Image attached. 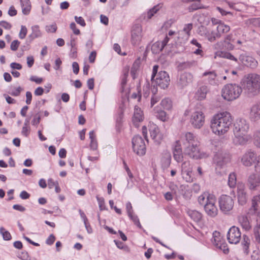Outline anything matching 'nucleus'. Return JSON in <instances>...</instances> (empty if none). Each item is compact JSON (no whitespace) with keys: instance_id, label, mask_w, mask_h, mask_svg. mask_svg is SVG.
Wrapping results in <instances>:
<instances>
[{"instance_id":"7ed1b4c3","label":"nucleus","mask_w":260,"mask_h":260,"mask_svg":"<svg viewBox=\"0 0 260 260\" xmlns=\"http://www.w3.org/2000/svg\"><path fill=\"white\" fill-rule=\"evenodd\" d=\"M249 129V122L245 119H237L234 124L233 133L235 135L234 142L236 145H244L247 139L245 137Z\"/></svg>"},{"instance_id":"423d86ee","label":"nucleus","mask_w":260,"mask_h":260,"mask_svg":"<svg viewBox=\"0 0 260 260\" xmlns=\"http://www.w3.org/2000/svg\"><path fill=\"white\" fill-rule=\"evenodd\" d=\"M215 203V196L214 194H208L204 205V209L207 214L211 217H215L218 214V209Z\"/></svg>"},{"instance_id":"f03ea898","label":"nucleus","mask_w":260,"mask_h":260,"mask_svg":"<svg viewBox=\"0 0 260 260\" xmlns=\"http://www.w3.org/2000/svg\"><path fill=\"white\" fill-rule=\"evenodd\" d=\"M233 123V119L228 112H223L215 115L211 120L212 132L217 135H223L226 133Z\"/></svg>"},{"instance_id":"79ce46f5","label":"nucleus","mask_w":260,"mask_h":260,"mask_svg":"<svg viewBox=\"0 0 260 260\" xmlns=\"http://www.w3.org/2000/svg\"><path fill=\"white\" fill-rule=\"evenodd\" d=\"M229 186L231 188H234L236 184V176L235 173H231L229 176Z\"/></svg>"},{"instance_id":"9d476101","label":"nucleus","mask_w":260,"mask_h":260,"mask_svg":"<svg viewBox=\"0 0 260 260\" xmlns=\"http://www.w3.org/2000/svg\"><path fill=\"white\" fill-rule=\"evenodd\" d=\"M226 236L229 242L233 244L239 243L242 237L240 229L234 225L230 228Z\"/></svg>"},{"instance_id":"39448f33","label":"nucleus","mask_w":260,"mask_h":260,"mask_svg":"<svg viewBox=\"0 0 260 260\" xmlns=\"http://www.w3.org/2000/svg\"><path fill=\"white\" fill-rule=\"evenodd\" d=\"M242 92L241 87L237 84H228L222 89V96L224 100L232 101L238 98Z\"/></svg>"},{"instance_id":"72a5a7b5","label":"nucleus","mask_w":260,"mask_h":260,"mask_svg":"<svg viewBox=\"0 0 260 260\" xmlns=\"http://www.w3.org/2000/svg\"><path fill=\"white\" fill-rule=\"evenodd\" d=\"M89 138L90 139V147L93 150H95L98 148V142L95 139V135L93 131L89 132Z\"/></svg>"},{"instance_id":"f3484780","label":"nucleus","mask_w":260,"mask_h":260,"mask_svg":"<svg viewBox=\"0 0 260 260\" xmlns=\"http://www.w3.org/2000/svg\"><path fill=\"white\" fill-rule=\"evenodd\" d=\"M249 118L252 122H257L260 120V102H256L251 106Z\"/></svg>"},{"instance_id":"8fccbe9b","label":"nucleus","mask_w":260,"mask_h":260,"mask_svg":"<svg viewBox=\"0 0 260 260\" xmlns=\"http://www.w3.org/2000/svg\"><path fill=\"white\" fill-rule=\"evenodd\" d=\"M197 2V3L192 4L189 7L188 9L190 12H192L198 9H202L204 8L202 6L200 3V1Z\"/></svg>"},{"instance_id":"de8ad7c7","label":"nucleus","mask_w":260,"mask_h":260,"mask_svg":"<svg viewBox=\"0 0 260 260\" xmlns=\"http://www.w3.org/2000/svg\"><path fill=\"white\" fill-rule=\"evenodd\" d=\"M253 143L255 146L260 148V131H256L253 135Z\"/></svg>"},{"instance_id":"1a4fd4ad","label":"nucleus","mask_w":260,"mask_h":260,"mask_svg":"<svg viewBox=\"0 0 260 260\" xmlns=\"http://www.w3.org/2000/svg\"><path fill=\"white\" fill-rule=\"evenodd\" d=\"M218 203L221 211L224 213L231 210L234 204L232 197L226 195H222L219 198Z\"/></svg>"},{"instance_id":"f8f14e48","label":"nucleus","mask_w":260,"mask_h":260,"mask_svg":"<svg viewBox=\"0 0 260 260\" xmlns=\"http://www.w3.org/2000/svg\"><path fill=\"white\" fill-rule=\"evenodd\" d=\"M193 76L192 74L189 72H183L181 73L178 77L177 85L181 88H183L193 81Z\"/></svg>"},{"instance_id":"7c9ffc66","label":"nucleus","mask_w":260,"mask_h":260,"mask_svg":"<svg viewBox=\"0 0 260 260\" xmlns=\"http://www.w3.org/2000/svg\"><path fill=\"white\" fill-rule=\"evenodd\" d=\"M20 4L22 8V11L24 15H28L31 10V4L29 0H21Z\"/></svg>"},{"instance_id":"9b49d317","label":"nucleus","mask_w":260,"mask_h":260,"mask_svg":"<svg viewBox=\"0 0 260 260\" xmlns=\"http://www.w3.org/2000/svg\"><path fill=\"white\" fill-rule=\"evenodd\" d=\"M205 122V117L202 111L196 110L191 116L190 122L195 128H200Z\"/></svg>"},{"instance_id":"a211bd4d","label":"nucleus","mask_w":260,"mask_h":260,"mask_svg":"<svg viewBox=\"0 0 260 260\" xmlns=\"http://www.w3.org/2000/svg\"><path fill=\"white\" fill-rule=\"evenodd\" d=\"M170 40L169 37L166 36L162 41H157L151 47V51L153 54H157L161 52L164 48L170 44L168 43Z\"/></svg>"},{"instance_id":"c03bdc74","label":"nucleus","mask_w":260,"mask_h":260,"mask_svg":"<svg viewBox=\"0 0 260 260\" xmlns=\"http://www.w3.org/2000/svg\"><path fill=\"white\" fill-rule=\"evenodd\" d=\"M158 11V9L157 6H154L152 9H150L147 13L144 14V18L145 19L147 17V19L149 20L152 18V17Z\"/></svg>"},{"instance_id":"6e6552de","label":"nucleus","mask_w":260,"mask_h":260,"mask_svg":"<svg viewBox=\"0 0 260 260\" xmlns=\"http://www.w3.org/2000/svg\"><path fill=\"white\" fill-rule=\"evenodd\" d=\"M153 81V83H155L156 86L162 89H166L170 84V79L169 74L166 71H161L158 72Z\"/></svg>"},{"instance_id":"864d4df0","label":"nucleus","mask_w":260,"mask_h":260,"mask_svg":"<svg viewBox=\"0 0 260 260\" xmlns=\"http://www.w3.org/2000/svg\"><path fill=\"white\" fill-rule=\"evenodd\" d=\"M192 28V24L188 23L185 24L183 27V31L185 32L186 37L188 38L190 35V31Z\"/></svg>"},{"instance_id":"49530a36","label":"nucleus","mask_w":260,"mask_h":260,"mask_svg":"<svg viewBox=\"0 0 260 260\" xmlns=\"http://www.w3.org/2000/svg\"><path fill=\"white\" fill-rule=\"evenodd\" d=\"M128 216L136 226H137L140 229H142V226L140 222L139 219L137 215H135L133 213L130 215H128Z\"/></svg>"},{"instance_id":"58836bf2","label":"nucleus","mask_w":260,"mask_h":260,"mask_svg":"<svg viewBox=\"0 0 260 260\" xmlns=\"http://www.w3.org/2000/svg\"><path fill=\"white\" fill-rule=\"evenodd\" d=\"M230 30V27L229 25L224 24L223 23H220L217 26V31H218L221 35L222 34L227 33Z\"/></svg>"},{"instance_id":"052dcab7","label":"nucleus","mask_w":260,"mask_h":260,"mask_svg":"<svg viewBox=\"0 0 260 260\" xmlns=\"http://www.w3.org/2000/svg\"><path fill=\"white\" fill-rule=\"evenodd\" d=\"M260 21V18H253L249 19L247 20V23L252 24L254 26L257 25Z\"/></svg>"},{"instance_id":"c9c22d12","label":"nucleus","mask_w":260,"mask_h":260,"mask_svg":"<svg viewBox=\"0 0 260 260\" xmlns=\"http://www.w3.org/2000/svg\"><path fill=\"white\" fill-rule=\"evenodd\" d=\"M32 33L28 36L30 41L33 40L35 38L40 37L41 36V32L38 25H35L31 27Z\"/></svg>"},{"instance_id":"13d9d810","label":"nucleus","mask_w":260,"mask_h":260,"mask_svg":"<svg viewBox=\"0 0 260 260\" xmlns=\"http://www.w3.org/2000/svg\"><path fill=\"white\" fill-rule=\"evenodd\" d=\"M27 34V28L25 26L21 25V30L19 34V37L21 39H24Z\"/></svg>"},{"instance_id":"2eb2a0df","label":"nucleus","mask_w":260,"mask_h":260,"mask_svg":"<svg viewBox=\"0 0 260 260\" xmlns=\"http://www.w3.org/2000/svg\"><path fill=\"white\" fill-rule=\"evenodd\" d=\"M142 27L139 24H135L132 28L131 34V41L134 45H138L141 41Z\"/></svg>"},{"instance_id":"a19ab883","label":"nucleus","mask_w":260,"mask_h":260,"mask_svg":"<svg viewBox=\"0 0 260 260\" xmlns=\"http://www.w3.org/2000/svg\"><path fill=\"white\" fill-rule=\"evenodd\" d=\"M182 172L186 174L187 175L189 176L190 173H191V169L190 167L189 161H185L181 165Z\"/></svg>"},{"instance_id":"e433bc0d","label":"nucleus","mask_w":260,"mask_h":260,"mask_svg":"<svg viewBox=\"0 0 260 260\" xmlns=\"http://www.w3.org/2000/svg\"><path fill=\"white\" fill-rule=\"evenodd\" d=\"M259 204H260V193L258 196L253 197L252 200V206L250 209V212L255 213L257 210Z\"/></svg>"},{"instance_id":"c756f323","label":"nucleus","mask_w":260,"mask_h":260,"mask_svg":"<svg viewBox=\"0 0 260 260\" xmlns=\"http://www.w3.org/2000/svg\"><path fill=\"white\" fill-rule=\"evenodd\" d=\"M209 88L206 85H203L200 87L197 92V96L198 100L199 101H202L204 100L206 97V94L209 91Z\"/></svg>"},{"instance_id":"e2e57ef3","label":"nucleus","mask_w":260,"mask_h":260,"mask_svg":"<svg viewBox=\"0 0 260 260\" xmlns=\"http://www.w3.org/2000/svg\"><path fill=\"white\" fill-rule=\"evenodd\" d=\"M75 19L76 22L82 26H85L86 25V23L82 17H78L76 16H75Z\"/></svg>"},{"instance_id":"5fc2aeb1","label":"nucleus","mask_w":260,"mask_h":260,"mask_svg":"<svg viewBox=\"0 0 260 260\" xmlns=\"http://www.w3.org/2000/svg\"><path fill=\"white\" fill-rule=\"evenodd\" d=\"M128 76V72H125L122 78L121 82V91L124 92V87L127 83V77Z\"/></svg>"},{"instance_id":"a18cd8bd","label":"nucleus","mask_w":260,"mask_h":260,"mask_svg":"<svg viewBox=\"0 0 260 260\" xmlns=\"http://www.w3.org/2000/svg\"><path fill=\"white\" fill-rule=\"evenodd\" d=\"M0 233L3 236V238L4 240H10L12 238V236L10 232L8 231H6L3 227H1L0 228Z\"/></svg>"},{"instance_id":"a878e982","label":"nucleus","mask_w":260,"mask_h":260,"mask_svg":"<svg viewBox=\"0 0 260 260\" xmlns=\"http://www.w3.org/2000/svg\"><path fill=\"white\" fill-rule=\"evenodd\" d=\"M150 137L157 144L160 143L161 140V134L159 133L158 127L156 125L152 126L149 129Z\"/></svg>"},{"instance_id":"ddd939ff","label":"nucleus","mask_w":260,"mask_h":260,"mask_svg":"<svg viewBox=\"0 0 260 260\" xmlns=\"http://www.w3.org/2000/svg\"><path fill=\"white\" fill-rule=\"evenodd\" d=\"M230 161V154L222 152L216 153L214 157V163L216 164V166L219 168L223 167Z\"/></svg>"},{"instance_id":"4be33fe9","label":"nucleus","mask_w":260,"mask_h":260,"mask_svg":"<svg viewBox=\"0 0 260 260\" xmlns=\"http://www.w3.org/2000/svg\"><path fill=\"white\" fill-rule=\"evenodd\" d=\"M216 56H219L220 57L230 59V60L234 62V65L240 64L239 58L238 59L229 52L219 51L216 52Z\"/></svg>"},{"instance_id":"c85d7f7f","label":"nucleus","mask_w":260,"mask_h":260,"mask_svg":"<svg viewBox=\"0 0 260 260\" xmlns=\"http://www.w3.org/2000/svg\"><path fill=\"white\" fill-rule=\"evenodd\" d=\"M208 76V82L212 85H216L217 84V82L216 80L217 76L216 74L214 71H208L205 72L203 74V76Z\"/></svg>"},{"instance_id":"338daca9","label":"nucleus","mask_w":260,"mask_h":260,"mask_svg":"<svg viewBox=\"0 0 260 260\" xmlns=\"http://www.w3.org/2000/svg\"><path fill=\"white\" fill-rule=\"evenodd\" d=\"M73 71L74 74H78L79 72V64L77 62H73L72 63Z\"/></svg>"},{"instance_id":"2f4dec72","label":"nucleus","mask_w":260,"mask_h":260,"mask_svg":"<svg viewBox=\"0 0 260 260\" xmlns=\"http://www.w3.org/2000/svg\"><path fill=\"white\" fill-rule=\"evenodd\" d=\"M187 214L193 221L197 222L200 221L202 217V214L196 210H189L187 211Z\"/></svg>"},{"instance_id":"3c124183","label":"nucleus","mask_w":260,"mask_h":260,"mask_svg":"<svg viewBox=\"0 0 260 260\" xmlns=\"http://www.w3.org/2000/svg\"><path fill=\"white\" fill-rule=\"evenodd\" d=\"M210 194L209 193H204V194L200 196L198 198V202L201 205H204L206 204V201H207L208 195Z\"/></svg>"},{"instance_id":"5701e85b","label":"nucleus","mask_w":260,"mask_h":260,"mask_svg":"<svg viewBox=\"0 0 260 260\" xmlns=\"http://www.w3.org/2000/svg\"><path fill=\"white\" fill-rule=\"evenodd\" d=\"M256 225L253 229L252 238L256 243L260 244V215L258 214L256 219Z\"/></svg>"},{"instance_id":"473e14b6","label":"nucleus","mask_w":260,"mask_h":260,"mask_svg":"<svg viewBox=\"0 0 260 260\" xmlns=\"http://www.w3.org/2000/svg\"><path fill=\"white\" fill-rule=\"evenodd\" d=\"M219 235V233L215 232V233H213V238L215 242L216 243V245L217 246H218L220 249L222 250L224 253L226 254L229 252V248L227 247V245L225 244H220V246H218V241H219V238L217 237V235Z\"/></svg>"},{"instance_id":"603ef678","label":"nucleus","mask_w":260,"mask_h":260,"mask_svg":"<svg viewBox=\"0 0 260 260\" xmlns=\"http://www.w3.org/2000/svg\"><path fill=\"white\" fill-rule=\"evenodd\" d=\"M97 201L98 202L99 208L101 210H103L106 209V206L105 205V201L104 199L102 197H99L96 196V197Z\"/></svg>"},{"instance_id":"bb28decb","label":"nucleus","mask_w":260,"mask_h":260,"mask_svg":"<svg viewBox=\"0 0 260 260\" xmlns=\"http://www.w3.org/2000/svg\"><path fill=\"white\" fill-rule=\"evenodd\" d=\"M171 162V155L169 152H166L163 154L161 158V167L165 169L168 168Z\"/></svg>"},{"instance_id":"4c0bfd02","label":"nucleus","mask_w":260,"mask_h":260,"mask_svg":"<svg viewBox=\"0 0 260 260\" xmlns=\"http://www.w3.org/2000/svg\"><path fill=\"white\" fill-rule=\"evenodd\" d=\"M143 115L141 109L135 107L133 120L134 121L141 122L143 120Z\"/></svg>"},{"instance_id":"0e129e2a","label":"nucleus","mask_w":260,"mask_h":260,"mask_svg":"<svg viewBox=\"0 0 260 260\" xmlns=\"http://www.w3.org/2000/svg\"><path fill=\"white\" fill-rule=\"evenodd\" d=\"M70 28L73 31L74 33L76 35H78L80 34V31L79 29H77L76 28V25L75 24V23L74 22H72L71 24H70Z\"/></svg>"},{"instance_id":"4468645a","label":"nucleus","mask_w":260,"mask_h":260,"mask_svg":"<svg viewBox=\"0 0 260 260\" xmlns=\"http://www.w3.org/2000/svg\"><path fill=\"white\" fill-rule=\"evenodd\" d=\"M240 63L241 62L244 66L251 69H255L257 67L258 62L253 57L249 56L247 53H241L239 56Z\"/></svg>"},{"instance_id":"09e8293b","label":"nucleus","mask_w":260,"mask_h":260,"mask_svg":"<svg viewBox=\"0 0 260 260\" xmlns=\"http://www.w3.org/2000/svg\"><path fill=\"white\" fill-rule=\"evenodd\" d=\"M156 117L158 119L164 122L167 121L168 119V117H167L166 112L163 110L158 111L156 113Z\"/></svg>"},{"instance_id":"4d7b16f0","label":"nucleus","mask_w":260,"mask_h":260,"mask_svg":"<svg viewBox=\"0 0 260 260\" xmlns=\"http://www.w3.org/2000/svg\"><path fill=\"white\" fill-rule=\"evenodd\" d=\"M158 68L159 66L158 65H154L153 67L152 73L151 77V81H152V83H153V81L154 80V79L157 76V75L158 73H157Z\"/></svg>"},{"instance_id":"6ab92c4d","label":"nucleus","mask_w":260,"mask_h":260,"mask_svg":"<svg viewBox=\"0 0 260 260\" xmlns=\"http://www.w3.org/2000/svg\"><path fill=\"white\" fill-rule=\"evenodd\" d=\"M237 198L239 204L243 205L246 204L247 196L244 189V185L242 183H238L237 185Z\"/></svg>"},{"instance_id":"774afa93","label":"nucleus","mask_w":260,"mask_h":260,"mask_svg":"<svg viewBox=\"0 0 260 260\" xmlns=\"http://www.w3.org/2000/svg\"><path fill=\"white\" fill-rule=\"evenodd\" d=\"M19 257L22 260H29V255L26 251L22 252L21 254L19 255Z\"/></svg>"},{"instance_id":"f257e3e1","label":"nucleus","mask_w":260,"mask_h":260,"mask_svg":"<svg viewBox=\"0 0 260 260\" xmlns=\"http://www.w3.org/2000/svg\"><path fill=\"white\" fill-rule=\"evenodd\" d=\"M184 154L190 158L198 159L204 157L205 154L200 152L199 142L196 137L191 133L188 132L182 138Z\"/></svg>"},{"instance_id":"393cba45","label":"nucleus","mask_w":260,"mask_h":260,"mask_svg":"<svg viewBox=\"0 0 260 260\" xmlns=\"http://www.w3.org/2000/svg\"><path fill=\"white\" fill-rule=\"evenodd\" d=\"M215 47L216 49H225L228 51H231L235 49V45L234 43L223 40L217 42L215 45Z\"/></svg>"},{"instance_id":"6e6d98bb","label":"nucleus","mask_w":260,"mask_h":260,"mask_svg":"<svg viewBox=\"0 0 260 260\" xmlns=\"http://www.w3.org/2000/svg\"><path fill=\"white\" fill-rule=\"evenodd\" d=\"M22 90L23 89L20 86H19L17 88L12 89V90L10 92V94L12 96H17L20 95Z\"/></svg>"},{"instance_id":"412c9836","label":"nucleus","mask_w":260,"mask_h":260,"mask_svg":"<svg viewBox=\"0 0 260 260\" xmlns=\"http://www.w3.org/2000/svg\"><path fill=\"white\" fill-rule=\"evenodd\" d=\"M247 185L250 189H255L256 187L260 185V175L251 174L248 178Z\"/></svg>"},{"instance_id":"f704fd0d","label":"nucleus","mask_w":260,"mask_h":260,"mask_svg":"<svg viewBox=\"0 0 260 260\" xmlns=\"http://www.w3.org/2000/svg\"><path fill=\"white\" fill-rule=\"evenodd\" d=\"M242 237V245L243 246V250L244 253L247 254L249 253V246L250 240L249 237L246 235H243Z\"/></svg>"},{"instance_id":"ea45409f","label":"nucleus","mask_w":260,"mask_h":260,"mask_svg":"<svg viewBox=\"0 0 260 260\" xmlns=\"http://www.w3.org/2000/svg\"><path fill=\"white\" fill-rule=\"evenodd\" d=\"M160 105L164 109L168 110L171 109L172 107V102L169 98L163 99L160 103Z\"/></svg>"},{"instance_id":"0eeeda50","label":"nucleus","mask_w":260,"mask_h":260,"mask_svg":"<svg viewBox=\"0 0 260 260\" xmlns=\"http://www.w3.org/2000/svg\"><path fill=\"white\" fill-rule=\"evenodd\" d=\"M133 151L140 156L144 155L146 153V145L142 137L135 136L132 139Z\"/></svg>"},{"instance_id":"680f3d73","label":"nucleus","mask_w":260,"mask_h":260,"mask_svg":"<svg viewBox=\"0 0 260 260\" xmlns=\"http://www.w3.org/2000/svg\"><path fill=\"white\" fill-rule=\"evenodd\" d=\"M55 240V237L51 234L46 240V243L48 245H51L53 244Z\"/></svg>"},{"instance_id":"dca6fc26","label":"nucleus","mask_w":260,"mask_h":260,"mask_svg":"<svg viewBox=\"0 0 260 260\" xmlns=\"http://www.w3.org/2000/svg\"><path fill=\"white\" fill-rule=\"evenodd\" d=\"M256 160V154L251 149L248 150L242 156L241 162L242 164L246 167L251 166Z\"/></svg>"},{"instance_id":"aec40b11","label":"nucleus","mask_w":260,"mask_h":260,"mask_svg":"<svg viewBox=\"0 0 260 260\" xmlns=\"http://www.w3.org/2000/svg\"><path fill=\"white\" fill-rule=\"evenodd\" d=\"M173 157L174 159L178 163L182 162L183 160V154L182 153V148L179 141H177L173 148Z\"/></svg>"},{"instance_id":"69168bd1","label":"nucleus","mask_w":260,"mask_h":260,"mask_svg":"<svg viewBox=\"0 0 260 260\" xmlns=\"http://www.w3.org/2000/svg\"><path fill=\"white\" fill-rule=\"evenodd\" d=\"M0 25L6 29H10L12 27V25L6 21H0Z\"/></svg>"},{"instance_id":"20e7f679","label":"nucleus","mask_w":260,"mask_h":260,"mask_svg":"<svg viewBox=\"0 0 260 260\" xmlns=\"http://www.w3.org/2000/svg\"><path fill=\"white\" fill-rule=\"evenodd\" d=\"M243 86L249 96L260 94V75L255 73L245 75L243 79Z\"/></svg>"},{"instance_id":"bf43d9fd","label":"nucleus","mask_w":260,"mask_h":260,"mask_svg":"<svg viewBox=\"0 0 260 260\" xmlns=\"http://www.w3.org/2000/svg\"><path fill=\"white\" fill-rule=\"evenodd\" d=\"M20 44V42L17 40L13 41L11 44L10 48L12 51H16L17 50L18 46Z\"/></svg>"},{"instance_id":"b1692460","label":"nucleus","mask_w":260,"mask_h":260,"mask_svg":"<svg viewBox=\"0 0 260 260\" xmlns=\"http://www.w3.org/2000/svg\"><path fill=\"white\" fill-rule=\"evenodd\" d=\"M238 222L243 230L248 231L251 229V224L247 216L241 215L238 217Z\"/></svg>"},{"instance_id":"37998d69","label":"nucleus","mask_w":260,"mask_h":260,"mask_svg":"<svg viewBox=\"0 0 260 260\" xmlns=\"http://www.w3.org/2000/svg\"><path fill=\"white\" fill-rule=\"evenodd\" d=\"M158 11V9L157 6H154L152 9H150L147 13L144 14V18L145 19L147 17V19L149 20L152 18V17Z\"/></svg>"},{"instance_id":"cd10ccee","label":"nucleus","mask_w":260,"mask_h":260,"mask_svg":"<svg viewBox=\"0 0 260 260\" xmlns=\"http://www.w3.org/2000/svg\"><path fill=\"white\" fill-rule=\"evenodd\" d=\"M197 66V62L194 60H190L179 62L178 65L179 70H184L190 69Z\"/></svg>"}]
</instances>
